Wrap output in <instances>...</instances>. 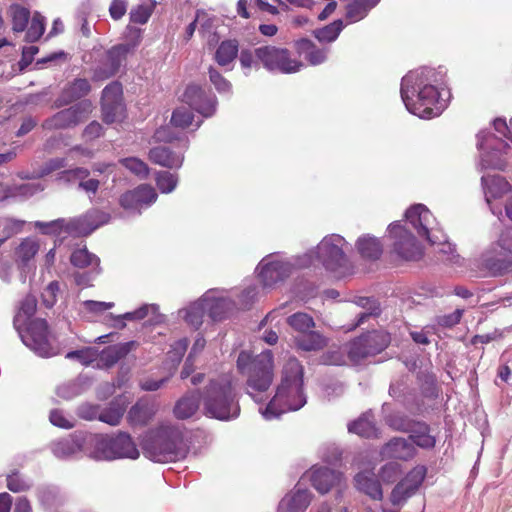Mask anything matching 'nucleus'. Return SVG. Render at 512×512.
Segmentation results:
<instances>
[{"label":"nucleus","mask_w":512,"mask_h":512,"mask_svg":"<svg viewBox=\"0 0 512 512\" xmlns=\"http://www.w3.org/2000/svg\"><path fill=\"white\" fill-rule=\"evenodd\" d=\"M209 80L214 85L219 93L230 94L232 91V84L222 76V74L210 66L208 69Z\"/></svg>","instance_id":"680f3d73"},{"label":"nucleus","mask_w":512,"mask_h":512,"mask_svg":"<svg viewBox=\"0 0 512 512\" xmlns=\"http://www.w3.org/2000/svg\"><path fill=\"white\" fill-rule=\"evenodd\" d=\"M73 266L78 268L91 267L94 276L100 273V260L99 258L89 253L86 247L79 248L73 251L70 257Z\"/></svg>","instance_id":"4c0bfd02"},{"label":"nucleus","mask_w":512,"mask_h":512,"mask_svg":"<svg viewBox=\"0 0 512 512\" xmlns=\"http://www.w3.org/2000/svg\"><path fill=\"white\" fill-rule=\"evenodd\" d=\"M90 172L85 168H75L71 170L63 171L59 174V180L62 181H71V180H79V188L82 189L88 196L91 198L95 196L100 182L94 178H88Z\"/></svg>","instance_id":"c756f323"},{"label":"nucleus","mask_w":512,"mask_h":512,"mask_svg":"<svg viewBox=\"0 0 512 512\" xmlns=\"http://www.w3.org/2000/svg\"><path fill=\"white\" fill-rule=\"evenodd\" d=\"M355 483L358 490L370 496L372 499L382 498V489L380 483L375 480L368 472H361L355 476Z\"/></svg>","instance_id":"ea45409f"},{"label":"nucleus","mask_w":512,"mask_h":512,"mask_svg":"<svg viewBox=\"0 0 512 512\" xmlns=\"http://www.w3.org/2000/svg\"><path fill=\"white\" fill-rule=\"evenodd\" d=\"M356 247L358 252L363 258L366 259H378L382 254V244L379 239L370 236L364 235L359 237L356 242Z\"/></svg>","instance_id":"a19ab883"},{"label":"nucleus","mask_w":512,"mask_h":512,"mask_svg":"<svg viewBox=\"0 0 512 512\" xmlns=\"http://www.w3.org/2000/svg\"><path fill=\"white\" fill-rule=\"evenodd\" d=\"M258 296V287L256 285L247 286L237 295V299H234L237 305V311L240 309L249 308Z\"/></svg>","instance_id":"bf43d9fd"},{"label":"nucleus","mask_w":512,"mask_h":512,"mask_svg":"<svg viewBox=\"0 0 512 512\" xmlns=\"http://www.w3.org/2000/svg\"><path fill=\"white\" fill-rule=\"evenodd\" d=\"M193 118L194 116L188 108L179 107L174 110L171 122L176 127L187 128L192 125Z\"/></svg>","instance_id":"69168bd1"},{"label":"nucleus","mask_w":512,"mask_h":512,"mask_svg":"<svg viewBox=\"0 0 512 512\" xmlns=\"http://www.w3.org/2000/svg\"><path fill=\"white\" fill-rule=\"evenodd\" d=\"M255 56L263 67L270 72L291 74L300 71L304 66L301 61L292 58L287 49L273 45H264L256 48Z\"/></svg>","instance_id":"ddd939ff"},{"label":"nucleus","mask_w":512,"mask_h":512,"mask_svg":"<svg viewBox=\"0 0 512 512\" xmlns=\"http://www.w3.org/2000/svg\"><path fill=\"white\" fill-rule=\"evenodd\" d=\"M125 410L126 402L122 399H117L111 402L109 407L99 410L98 420L110 426H117L120 424Z\"/></svg>","instance_id":"79ce46f5"},{"label":"nucleus","mask_w":512,"mask_h":512,"mask_svg":"<svg viewBox=\"0 0 512 512\" xmlns=\"http://www.w3.org/2000/svg\"><path fill=\"white\" fill-rule=\"evenodd\" d=\"M90 437H94V434L77 433L68 438L56 441L51 445L52 453L60 459L76 456L80 452L90 456V452L93 450V446L88 440Z\"/></svg>","instance_id":"4be33fe9"},{"label":"nucleus","mask_w":512,"mask_h":512,"mask_svg":"<svg viewBox=\"0 0 512 512\" xmlns=\"http://www.w3.org/2000/svg\"><path fill=\"white\" fill-rule=\"evenodd\" d=\"M80 307L81 313L85 316L87 314L91 315H99L106 310H109L114 307L113 302H103V301H94V300H86L83 301Z\"/></svg>","instance_id":"052dcab7"},{"label":"nucleus","mask_w":512,"mask_h":512,"mask_svg":"<svg viewBox=\"0 0 512 512\" xmlns=\"http://www.w3.org/2000/svg\"><path fill=\"white\" fill-rule=\"evenodd\" d=\"M203 301L206 305L207 315L215 322L223 321L237 312L234 297L222 289L208 290L203 294Z\"/></svg>","instance_id":"f3484780"},{"label":"nucleus","mask_w":512,"mask_h":512,"mask_svg":"<svg viewBox=\"0 0 512 512\" xmlns=\"http://www.w3.org/2000/svg\"><path fill=\"white\" fill-rule=\"evenodd\" d=\"M344 26L342 20H337L323 28L315 30L314 36L321 43H331L338 38Z\"/></svg>","instance_id":"8fccbe9b"},{"label":"nucleus","mask_w":512,"mask_h":512,"mask_svg":"<svg viewBox=\"0 0 512 512\" xmlns=\"http://www.w3.org/2000/svg\"><path fill=\"white\" fill-rule=\"evenodd\" d=\"M25 225V221L14 218H3L0 220V227L2 228V236L9 239L12 236L20 233Z\"/></svg>","instance_id":"e2e57ef3"},{"label":"nucleus","mask_w":512,"mask_h":512,"mask_svg":"<svg viewBox=\"0 0 512 512\" xmlns=\"http://www.w3.org/2000/svg\"><path fill=\"white\" fill-rule=\"evenodd\" d=\"M444 73L429 67L409 71L401 81L400 94L406 109L422 119L439 116L447 107L449 91Z\"/></svg>","instance_id":"f257e3e1"},{"label":"nucleus","mask_w":512,"mask_h":512,"mask_svg":"<svg viewBox=\"0 0 512 512\" xmlns=\"http://www.w3.org/2000/svg\"><path fill=\"white\" fill-rule=\"evenodd\" d=\"M483 262L493 274H502L512 266V249L500 240L483 255Z\"/></svg>","instance_id":"393cba45"},{"label":"nucleus","mask_w":512,"mask_h":512,"mask_svg":"<svg viewBox=\"0 0 512 512\" xmlns=\"http://www.w3.org/2000/svg\"><path fill=\"white\" fill-rule=\"evenodd\" d=\"M288 325L293 328L298 335L308 332L315 326L313 318L303 312H297L287 318Z\"/></svg>","instance_id":"3c124183"},{"label":"nucleus","mask_w":512,"mask_h":512,"mask_svg":"<svg viewBox=\"0 0 512 512\" xmlns=\"http://www.w3.org/2000/svg\"><path fill=\"white\" fill-rule=\"evenodd\" d=\"M149 159L160 166L178 169L183 164L184 156L180 151H173L169 147L159 146L149 151Z\"/></svg>","instance_id":"7c9ffc66"},{"label":"nucleus","mask_w":512,"mask_h":512,"mask_svg":"<svg viewBox=\"0 0 512 512\" xmlns=\"http://www.w3.org/2000/svg\"><path fill=\"white\" fill-rule=\"evenodd\" d=\"M311 502V493L298 483L279 503L280 512H304Z\"/></svg>","instance_id":"cd10ccee"},{"label":"nucleus","mask_w":512,"mask_h":512,"mask_svg":"<svg viewBox=\"0 0 512 512\" xmlns=\"http://www.w3.org/2000/svg\"><path fill=\"white\" fill-rule=\"evenodd\" d=\"M237 368L241 373H248L246 391L258 404L269 398V388L273 381V354L265 350L255 357L242 351L238 355Z\"/></svg>","instance_id":"39448f33"},{"label":"nucleus","mask_w":512,"mask_h":512,"mask_svg":"<svg viewBox=\"0 0 512 512\" xmlns=\"http://www.w3.org/2000/svg\"><path fill=\"white\" fill-rule=\"evenodd\" d=\"M178 314L179 317L183 318L190 326L196 329L199 328L203 323L204 315L207 314L203 296L187 307L179 310Z\"/></svg>","instance_id":"c9c22d12"},{"label":"nucleus","mask_w":512,"mask_h":512,"mask_svg":"<svg viewBox=\"0 0 512 512\" xmlns=\"http://www.w3.org/2000/svg\"><path fill=\"white\" fill-rule=\"evenodd\" d=\"M188 347L187 339H180L171 345L168 352V359L171 361V368H175L181 361Z\"/></svg>","instance_id":"338daca9"},{"label":"nucleus","mask_w":512,"mask_h":512,"mask_svg":"<svg viewBox=\"0 0 512 512\" xmlns=\"http://www.w3.org/2000/svg\"><path fill=\"white\" fill-rule=\"evenodd\" d=\"M410 433V439L421 448H432L435 445V438L429 434L428 426L425 423L417 422Z\"/></svg>","instance_id":"09e8293b"},{"label":"nucleus","mask_w":512,"mask_h":512,"mask_svg":"<svg viewBox=\"0 0 512 512\" xmlns=\"http://www.w3.org/2000/svg\"><path fill=\"white\" fill-rule=\"evenodd\" d=\"M87 388V381L84 378H77L73 381L59 385L56 394L64 400H70L81 395Z\"/></svg>","instance_id":"de8ad7c7"},{"label":"nucleus","mask_w":512,"mask_h":512,"mask_svg":"<svg viewBox=\"0 0 512 512\" xmlns=\"http://www.w3.org/2000/svg\"><path fill=\"white\" fill-rule=\"evenodd\" d=\"M486 203L493 215L500 217L502 210L493 204V200L502 198L511 191V185L500 175H486L481 178Z\"/></svg>","instance_id":"b1692460"},{"label":"nucleus","mask_w":512,"mask_h":512,"mask_svg":"<svg viewBox=\"0 0 512 512\" xmlns=\"http://www.w3.org/2000/svg\"><path fill=\"white\" fill-rule=\"evenodd\" d=\"M379 0H354L346 7L348 23H355L365 18L368 12L378 4Z\"/></svg>","instance_id":"37998d69"},{"label":"nucleus","mask_w":512,"mask_h":512,"mask_svg":"<svg viewBox=\"0 0 512 512\" xmlns=\"http://www.w3.org/2000/svg\"><path fill=\"white\" fill-rule=\"evenodd\" d=\"M415 454V448L409 440L404 438H394L388 442L381 450V455L386 458H395L408 460Z\"/></svg>","instance_id":"2f4dec72"},{"label":"nucleus","mask_w":512,"mask_h":512,"mask_svg":"<svg viewBox=\"0 0 512 512\" xmlns=\"http://www.w3.org/2000/svg\"><path fill=\"white\" fill-rule=\"evenodd\" d=\"M119 163L140 179H145L149 175L148 165L137 157L122 158Z\"/></svg>","instance_id":"864d4df0"},{"label":"nucleus","mask_w":512,"mask_h":512,"mask_svg":"<svg viewBox=\"0 0 512 512\" xmlns=\"http://www.w3.org/2000/svg\"><path fill=\"white\" fill-rule=\"evenodd\" d=\"M406 222L411 225L420 237L431 245H438L439 251L452 254L454 246L446 240V236L437 228V222L430 210L423 204L411 206L405 213Z\"/></svg>","instance_id":"1a4fd4ad"},{"label":"nucleus","mask_w":512,"mask_h":512,"mask_svg":"<svg viewBox=\"0 0 512 512\" xmlns=\"http://www.w3.org/2000/svg\"><path fill=\"white\" fill-rule=\"evenodd\" d=\"M141 445L144 456L159 463L178 461L187 454L180 432L169 426L149 431Z\"/></svg>","instance_id":"423d86ee"},{"label":"nucleus","mask_w":512,"mask_h":512,"mask_svg":"<svg viewBox=\"0 0 512 512\" xmlns=\"http://www.w3.org/2000/svg\"><path fill=\"white\" fill-rule=\"evenodd\" d=\"M44 190V185L40 182H29L22 183L19 185H14L12 189L9 191V195L12 197H31L38 192Z\"/></svg>","instance_id":"6e6d98bb"},{"label":"nucleus","mask_w":512,"mask_h":512,"mask_svg":"<svg viewBox=\"0 0 512 512\" xmlns=\"http://www.w3.org/2000/svg\"><path fill=\"white\" fill-rule=\"evenodd\" d=\"M134 341L112 345L104 349L99 357V365L109 368L124 358L134 347Z\"/></svg>","instance_id":"72a5a7b5"},{"label":"nucleus","mask_w":512,"mask_h":512,"mask_svg":"<svg viewBox=\"0 0 512 512\" xmlns=\"http://www.w3.org/2000/svg\"><path fill=\"white\" fill-rule=\"evenodd\" d=\"M425 466L414 467L391 492V502L395 506H402L408 498L415 494L426 476Z\"/></svg>","instance_id":"5701e85b"},{"label":"nucleus","mask_w":512,"mask_h":512,"mask_svg":"<svg viewBox=\"0 0 512 512\" xmlns=\"http://www.w3.org/2000/svg\"><path fill=\"white\" fill-rule=\"evenodd\" d=\"M294 342L303 351H317L327 345V339L322 334L311 330L297 335Z\"/></svg>","instance_id":"e433bc0d"},{"label":"nucleus","mask_w":512,"mask_h":512,"mask_svg":"<svg viewBox=\"0 0 512 512\" xmlns=\"http://www.w3.org/2000/svg\"><path fill=\"white\" fill-rule=\"evenodd\" d=\"M304 477H309L312 486L321 494H325L330 489L339 484L342 475L327 467H313Z\"/></svg>","instance_id":"bb28decb"},{"label":"nucleus","mask_w":512,"mask_h":512,"mask_svg":"<svg viewBox=\"0 0 512 512\" xmlns=\"http://www.w3.org/2000/svg\"><path fill=\"white\" fill-rule=\"evenodd\" d=\"M45 31V18L38 12H35L30 26L26 33V41L35 42L37 41Z\"/></svg>","instance_id":"4d7b16f0"},{"label":"nucleus","mask_w":512,"mask_h":512,"mask_svg":"<svg viewBox=\"0 0 512 512\" xmlns=\"http://www.w3.org/2000/svg\"><path fill=\"white\" fill-rule=\"evenodd\" d=\"M387 424L394 430L410 432L417 422L409 419L400 412H394L386 417Z\"/></svg>","instance_id":"5fc2aeb1"},{"label":"nucleus","mask_w":512,"mask_h":512,"mask_svg":"<svg viewBox=\"0 0 512 512\" xmlns=\"http://www.w3.org/2000/svg\"><path fill=\"white\" fill-rule=\"evenodd\" d=\"M111 219L110 214L99 209H91L84 215L70 219H57L50 222L36 221L35 227L44 234H68L87 236L100 226L107 224Z\"/></svg>","instance_id":"0eeeda50"},{"label":"nucleus","mask_w":512,"mask_h":512,"mask_svg":"<svg viewBox=\"0 0 512 512\" xmlns=\"http://www.w3.org/2000/svg\"><path fill=\"white\" fill-rule=\"evenodd\" d=\"M127 29L131 34V42L113 46L106 52L105 59L94 70L95 80H105L114 76L125 61L128 53L139 44L141 40L140 29L131 26H128Z\"/></svg>","instance_id":"f8f14e48"},{"label":"nucleus","mask_w":512,"mask_h":512,"mask_svg":"<svg viewBox=\"0 0 512 512\" xmlns=\"http://www.w3.org/2000/svg\"><path fill=\"white\" fill-rule=\"evenodd\" d=\"M297 50L311 65H319L326 61L328 48H318L309 39H301L297 42Z\"/></svg>","instance_id":"f704fd0d"},{"label":"nucleus","mask_w":512,"mask_h":512,"mask_svg":"<svg viewBox=\"0 0 512 512\" xmlns=\"http://www.w3.org/2000/svg\"><path fill=\"white\" fill-rule=\"evenodd\" d=\"M204 414L221 421L236 419L240 406L236 388L230 374L217 376L209 381L202 393Z\"/></svg>","instance_id":"20e7f679"},{"label":"nucleus","mask_w":512,"mask_h":512,"mask_svg":"<svg viewBox=\"0 0 512 512\" xmlns=\"http://www.w3.org/2000/svg\"><path fill=\"white\" fill-rule=\"evenodd\" d=\"M388 231L393 240L392 251L397 257L405 261H417L422 257L421 246L406 227L394 222L389 225Z\"/></svg>","instance_id":"2eb2a0df"},{"label":"nucleus","mask_w":512,"mask_h":512,"mask_svg":"<svg viewBox=\"0 0 512 512\" xmlns=\"http://www.w3.org/2000/svg\"><path fill=\"white\" fill-rule=\"evenodd\" d=\"M182 100L203 117H211L217 107V98L211 92L192 84L185 89Z\"/></svg>","instance_id":"412c9836"},{"label":"nucleus","mask_w":512,"mask_h":512,"mask_svg":"<svg viewBox=\"0 0 512 512\" xmlns=\"http://www.w3.org/2000/svg\"><path fill=\"white\" fill-rule=\"evenodd\" d=\"M31 487V482L23 477L19 472L15 471L7 476V488L14 492H22Z\"/></svg>","instance_id":"0e129e2a"},{"label":"nucleus","mask_w":512,"mask_h":512,"mask_svg":"<svg viewBox=\"0 0 512 512\" xmlns=\"http://www.w3.org/2000/svg\"><path fill=\"white\" fill-rule=\"evenodd\" d=\"M294 265L278 254L264 257L257 266L258 276L265 287H272L288 278Z\"/></svg>","instance_id":"dca6fc26"},{"label":"nucleus","mask_w":512,"mask_h":512,"mask_svg":"<svg viewBox=\"0 0 512 512\" xmlns=\"http://www.w3.org/2000/svg\"><path fill=\"white\" fill-rule=\"evenodd\" d=\"M477 146L482 168L502 170L506 167L511 147L504 140L489 132L480 131L477 135Z\"/></svg>","instance_id":"9b49d317"},{"label":"nucleus","mask_w":512,"mask_h":512,"mask_svg":"<svg viewBox=\"0 0 512 512\" xmlns=\"http://www.w3.org/2000/svg\"><path fill=\"white\" fill-rule=\"evenodd\" d=\"M37 307L34 296H26L14 317V327L23 344L40 357H53L60 349L49 336L48 326L43 319H32Z\"/></svg>","instance_id":"7ed1b4c3"},{"label":"nucleus","mask_w":512,"mask_h":512,"mask_svg":"<svg viewBox=\"0 0 512 512\" xmlns=\"http://www.w3.org/2000/svg\"><path fill=\"white\" fill-rule=\"evenodd\" d=\"M348 431L361 437H372L376 435V428L371 413H365L356 421L348 425Z\"/></svg>","instance_id":"49530a36"},{"label":"nucleus","mask_w":512,"mask_h":512,"mask_svg":"<svg viewBox=\"0 0 512 512\" xmlns=\"http://www.w3.org/2000/svg\"><path fill=\"white\" fill-rule=\"evenodd\" d=\"M39 249V241L34 237H26L22 239L19 245L15 248L14 260L24 281L26 274L35 268L34 258Z\"/></svg>","instance_id":"a878e982"},{"label":"nucleus","mask_w":512,"mask_h":512,"mask_svg":"<svg viewBox=\"0 0 512 512\" xmlns=\"http://www.w3.org/2000/svg\"><path fill=\"white\" fill-rule=\"evenodd\" d=\"M92 110V102L84 100L74 106L57 112L51 118L47 119L43 126L46 129H64L72 127L86 119Z\"/></svg>","instance_id":"6ab92c4d"},{"label":"nucleus","mask_w":512,"mask_h":512,"mask_svg":"<svg viewBox=\"0 0 512 512\" xmlns=\"http://www.w3.org/2000/svg\"><path fill=\"white\" fill-rule=\"evenodd\" d=\"M199 408V395L194 392L187 393L179 399L174 407V414L178 419H187L193 416Z\"/></svg>","instance_id":"58836bf2"},{"label":"nucleus","mask_w":512,"mask_h":512,"mask_svg":"<svg viewBox=\"0 0 512 512\" xmlns=\"http://www.w3.org/2000/svg\"><path fill=\"white\" fill-rule=\"evenodd\" d=\"M303 385V367L291 357L283 366L275 395L265 407H259V413L265 420H272L283 413L301 409L307 402Z\"/></svg>","instance_id":"f03ea898"},{"label":"nucleus","mask_w":512,"mask_h":512,"mask_svg":"<svg viewBox=\"0 0 512 512\" xmlns=\"http://www.w3.org/2000/svg\"><path fill=\"white\" fill-rule=\"evenodd\" d=\"M91 90L87 79L78 78L69 83L62 92V98L65 102H72L86 96Z\"/></svg>","instance_id":"c03bdc74"},{"label":"nucleus","mask_w":512,"mask_h":512,"mask_svg":"<svg viewBox=\"0 0 512 512\" xmlns=\"http://www.w3.org/2000/svg\"><path fill=\"white\" fill-rule=\"evenodd\" d=\"M101 107L103 120L108 124L119 122L125 117L121 83L114 81L103 89Z\"/></svg>","instance_id":"a211bd4d"},{"label":"nucleus","mask_w":512,"mask_h":512,"mask_svg":"<svg viewBox=\"0 0 512 512\" xmlns=\"http://www.w3.org/2000/svg\"><path fill=\"white\" fill-rule=\"evenodd\" d=\"M93 446L90 457L96 460L131 459L136 460L140 452L131 436L119 432L114 436L94 434L88 439Z\"/></svg>","instance_id":"6e6552de"},{"label":"nucleus","mask_w":512,"mask_h":512,"mask_svg":"<svg viewBox=\"0 0 512 512\" xmlns=\"http://www.w3.org/2000/svg\"><path fill=\"white\" fill-rule=\"evenodd\" d=\"M239 53V43L235 39H228L222 41L217 47L214 55L216 63L222 67H227V70H232L233 62Z\"/></svg>","instance_id":"473e14b6"},{"label":"nucleus","mask_w":512,"mask_h":512,"mask_svg":"<svg viewBox=\"0 0 512 512\" xmlns=\"http://www.w3.org/2000/svg\"><path fill=\"white\" fill-rule=\"evenodd\" d=\"M154 4L138 5L130 12V21L137 24H145L152 15Z\"/></svg>","instance_id":"774afa93"},{"label":"nucleus","mask_w":512,"mask_h":512,"mask_svg":"<svg viewBox=\"0 0 512 512\" xmlns=\"http://www.w3.org/2000/svg\"><path fill=\"white\" fill-rule=\"evenodd\" d=\"M10 12L13 23V31L23 32L28 24L30 11L21 5L14 4L10 8Z\"/></svg>","instance_id":"603ef678"},{"label":"nucleus","mask_w":512,"mask_h":512,"mask_svg":"<svg viewBox=\"0 0 512 512\" xmlns=\"http://www.w3.org/2000/svg\"><path fill=\"white\" fill-rule=\"evenodd\" d=\"M113 321V326L119 329H122L126 326L124 320L127 321H135L142 320L148 316H151L150 321L153 323H160L163 321L164 316L159 313V307L156 304H144L135 311L127 312L122 315L114 316L113 314L109 315Z\"/></svg>","instance_id":"c85d7f7f"},{"label":"nucleus","mask_w":512,"mask_h":512,"mask_svg":"<svg viewBox=\"0 0 512 512\" xmlns=\"http://www.w3.org/2000/svg\"><path fill=\"white\" fill-rule=\"evenodd\" d=\"M348 247L349 244L341 235H327L317 245L316 249L307 255L310 259L309 262L302 265L313 264L312 257H315L325 269L337 272L339 269L346 267L348 263L346 256Z\"/></svg>","instance_id":"9d476101"},{"label":"nucleus","mask_w":512,"mask_h":512,"mask_svg":"<svg viewBox=\"0 0 512 512\" xmlns=\"http://www.w3.org/2000/svg\"><path fill=\"white\" fill-rule=\"evenodd\" d=\"M155 189L148 184H141L126 191L119 198V205L128 213L140 215L142 210L150 207L157 200Z\"/></svg>","instance_id":"aec40b11"},{"label":"nucleus","mask_w":512,"mask_h":512,"mask_svg":"<svg viewBox=\"0 0 512 512\" xmlns=\"http://www.w3.org/2000/svg\"><path fill=\"white\" fill-rule=\"evenodd\" d=\"M390 335L383 330L371 331L347 345V357L358 363L366 357L382 352L390 343Z\"/></svg>","instance_id":"4468645a"},{"label":"nucleus","mask_w":512,"mask_h":512,"mask_svg":"<svg viewBox=\"0 0 512 512\" xmlns=\"http://www.w3.org/2000/svg\"><path fill=\"white\" fill-rule=\"evenodd\" d=\"M178 184V177L168 171H162L156 175V185L162 193H171Z\"/></svg>","instance_id":"13d9d810"},{"label":"nucleus","mask_w":512,"mask_h":512,"mask_svg":"<svg viewBox=\"0 0 512 512\" xmlns=\"http://www.w3.org/2000/svg\"><path fill=\"white\" fill-rule=\"evenodd\" d=\"M155 414V410L152 405L147 402H137L128 413V420L132 425H144L146 424Z\"/></svg>","instance_id":"a18cd8bd"}]
</instances>
